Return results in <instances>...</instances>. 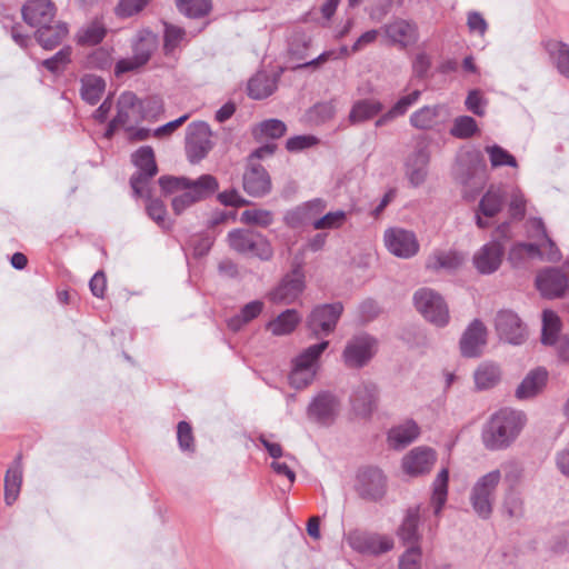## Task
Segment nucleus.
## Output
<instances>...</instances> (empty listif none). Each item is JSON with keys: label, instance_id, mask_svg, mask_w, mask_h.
<instances>
[{"label": "nucleus", "instance_id": "nucleus-64", "mask_svg": "<svg viewBox=\"0 0 569 569\" xmlns=\"http://www.w3.org/2000/svg\"><path fill=\"white\" fill-rule=\"evenodd\" d=\"M71 49L69 47L62 48L53 57L42 61V66L51 72H58L68 62H70Z\"/></svg>", "mask_w": 569, "mask_h": 569}, {"label": "nucleus", "instance_id": "nucleus-13", "mask_svg": "<svg viewBox=\"0 0 569 569\" xmlns=\"http://www.w3.org/2000/svg\"><path fill=\"white\" fill-rule=\"evenodd\" d=\"M383 241L389 252L403 259L416 256L420 247L416 234L402 228L387 229L383 234Z\"/></svg>", "mask_w": 569, "mask_h": 569}, {"label": "nucleus", "instance_id": "nucleus-23", "mask_svg": "<svg viewBox=\"0 0 569 569\" xmlns=\"http://www.w3.org/2000/svg\"><path fill=\"white\" fill-rule=\"evenodd\" d=\"M487 342V329L479 320H475L465 331L460 340V349L466 357H477Z\"/></svg>", "mask_w": 569, "mask_h": 569}, {"label": "nucleus", "instance_id": "nucleus-39", "mask_svg": "<svg viewBox=\"0 0 569 569\" xmlns=\"http://www.w3.org/2000/svg\"><path fill=\"white\" fill-rule=\"evenodd\" d=\"M420 94V90H413L412 92L401 97L388 112L383 113L376 121V127L386 126L397 117L403 116L408 109L419 100Z\"/></svg>", "mask_w": 569, "mask_h": 569}, {"label": "nucleus", "instance_id": "nucleus-4", "mask_svg": "<svg viewBox=\"0 0 569 569\" xmlns=\"http://www.w3.org/2000/svg\"><path fill=\"white\" fill-rule=\"evenodd\" d=\"M228 241L230 248L239 253L251 254L264 261L273 257L270 241L260 232L250 229H236L229 232Z\"/></svg>", "mask_w": 569, "mask_h": 569}, {"label": "nucleus", "instance_id": "nucleus-31", "mask_svg": "<svg viewBox=\"0 0 569 569\" xmlns=\"http://www.w3.org/2000/svg\"><path fill=\"white\" fill-rule=\"evenodd\" d=\"M67 34L68 27L66 23L60 21H57L53 24L49 23L47 26H42L36 32L37 41L47 50L58 47Z\"/></svg>", "mask_w": 569, "mask_h": 569}, {"label": "nucleus", "instance_id": "nucleus-15", "mask_svg": "<svg viewBox=\"0 0 569 569\" xmlns=\"http://www.w3.org/2000/svg\"><path fill=\"white\" fill-rule=\"evenodd\" d=\"M507 201V192L501 186H490L486 193L482 196L478 212L476 214L477 226L480 229H486L490 223L483 219L496 217L502 209Z\"/></svg>", "mask_w": 569, "mask_h": 569}, {"label": "nucleus", "instance_id": "nucleus-25", "mask_svg": "<svg viewBox=\"0 0 569 569\" xmlns=\"http://www.w3.org/2000/svg\"><path fill=\"white\" fill-rule=\"evenodd\" d=\"M378 390L373 383H361L353 392L351 406L356 415L368 417L376 408Z\"/></svg>", "mask_w": 569, "mask_h": 569}, {"label": "nucleus", "instance_id": "nucleus-48", "mask_svg": "<svg viewBox=\"0 0 569 569\" xmlns=\"http://www.w3.org/2000/svg\"><path fill=\"white\" fill-rule=\"evenodd\" d=\"M485 151L489 157L492 168H499L503 166H509L512 168L518 167L517 159L509 151L498 144L486 146Z\"/></svg>", "mask_w": 569, "mask_h": 569}, {"label": "nucleus", "instance_id": "nucleus-40", "mask_svg": "<svg viewBox=\"0 0 569 569\" xmlns=\"http://www.w3.org/2000/svg\"><path fill=\"white\" fill-rule=\"evenodd\" d=\"M106 89V82L102 78L87 74L81 79V98L90 103L96 104L101 99Z\"/></svg>", "mask_w": 569, "mask_h": 569}, {"label": "nucleus", "instance_id": "nucleus-29", "mask_svg": "<svg viewBox=\"0 0 569 569\" xmlns=\"http://www.w3.org/2000/svg\"><path fill=\"white\" fill-rule=\"evenodd\" d=\"M429 151L428 148L421 147L417 149L407 161V173L410 182L413 186L422 183L427 176V166L429 163Z\"/></svg>", "mask_w": 569, "mask_h": 569}, {"label": "nucleus", "instance_id": "nucleus-21", "mask_svg": "<svg viewBox=\"0 0 569 569\" xmlns=\"http://www.w3.org/2000/svg\"><path fill=\"white\" fill-rule=\"evenodd\" d=\"M360 495L371 500H379L386 492V478L378 468L362 469L358 475Z\"/></svg>", "mask_w": 569, "mask_h": 569}, {"label": "nucleus", "instance_id": "nucleus-61", "mask_svg": "<svg viewBox=\"0 0 569 569\" xmlns=\"http://www.w3.org/2000/svg\"><path fill=\"white\" fill-rule=\"evenodd\" d=\"M151 0H120L116 7L117 16L121 18L132 17L144 9Z\"/></svg>", "mask_w": 569, "mask_h": 569}, {"label": "nucleus", "instance_id": "nucleus-35", "mask_svg": "<svg viewBox=\"0 0 569 569\" xmlns=\"http://www.w3.org/2000/svg\"><path fill=\"white\" fill-rule=\"evenodd\" d=\"M300 321L301 317L298 311L295 309H288L281 312L273 320L269 321L266 328L274 336H286L293 332Z\"/></svg>", "mask_w": 569, "mask_h": 569}, {"label": "nucleus", "instance_id": "nucleus-11", "mask_svg": "<svg viewBox=\"0 0 569 569\" xmlns=\"http://www.w3.org/2000/svg\"><path fill=\"white\" fill-rule=\"evenodd\" d=\"M537 289L543 297L558 298L569 288V266L547 268L536 278Z\"/></svg>", "mask_w": 569, "mask_h": 569}, {"label": "nucleus", "instance_id": "nucleus-55", "mask_svg": "<svg viewBox=\"0 0 569 569\" xmlns=\"http://www.w3.org/2000/svg\"><path fill=\"white\" fill-rule=\"evenodd\" d=\"M139 119L140 114H137V112L118 108L117 116L110 121L107 128L106 137L111 138L119 128L127 127Z\"/></svg>", "mask_w": 569, "mask_h": 569}, {"label": "nucleus", "instance_id": "nucleus-28", "mask_svg": "<svg viewBox=\"0 0 569 569\" xmlns=\"http://www.w3.org/2000/svg\"><path fill=\"white\" fill-rule=\"evenodd\" d=\"M419 507L409 508L407 513L397 530V535L401 542L409 547H419L420 535L418 532L419 523Z\"/></svg>", "mask_w": 569, "mask_h": 569}, {"label": "nucleus", "instance_id": "nucleus-50", "mask_svg": "<svg viewBox=\"0 0 569 569\" xmlns=\"http://www.w3.org/2000/svg\"><path fill=\"white\" fill-rule=\"evenodd\" d=\"M286 124L282 121L278 119H269L257 126V128L253 130V136L257 139H278L286 133Z\"/></svg>", "mask_w": 569, "mask_h": 569}, {"label": "nucleus", "instance_id": "nucleus-42", "mask_svg": "<svg viewBox=\"0 0 569 569\" xmlns=\"http://www.w3.org/2000/svg\"><path fill=\"white\" fill-rule=\"evenodd\" d=\"M22 485V469L19 463L10 467L4 477V500L12 505L19 497Z\"/></svg>", "mask_w": 569, "mask_h": 569}, {"label": "nucleus", "instance_id": "nucleus-62", "mask_svg": "<svg viewBox=\"0 0 569 569\" xmlns=\"http://www.w3.org/2000/svg\"><path fill=\"white\" fill-rule=\"evenodd\" d=\"M283 222L290 229H303L309 226L301 204L288 210L283 216Z\"/></svg>", "mask_w": 569, "mask_h": 569}, {"label": "nucleus", "instance_id": "nucleus-43", "mask_svg": "<svg viewBox=\"0 0 569 569\" xmlns=\"http://www.w3.org/2000/svg\"><path fill=\"white\" fill-rule=\"evenodd\" d=\"M448 481H449V470L443 468L437 475V478L433 481V492H432V505H433V513L436 517L439 516L443 505L447 501L448 496Z\"/></svg>", "mask_w": 569, "mask_h": 569}, {"label": "nucleus", "instance_id": "nucleus-16", "mask_svg": "<svg viewBox=\"0 0 569 569\" xmlns=\"http://www.w3.org/2000/svg\"><path fill=\"white\" fill-rule=\"evenodd\" d=\"M496 330L499 337L509 343L521 345L527 337V329L517 313L501 310L496 317Z\"/></svg>", "mask_w": 569, "mask_h": 569}, {"label": "nucleus", "instance_id": "nucleus-5", "mask_svg": "<svg viewBox=\"0 0 569 569\" xmlns=\"http://www.w3.org/2000/svg\"><path fill=\"white\" fill-rule=\"evenodd\" d=\"M131 161L137 171L130 178V186L136 197H142L148 193L151 180L158 173L153 149L149 146L140 147L132 153Z\"/></svg>", "mask_w": 569, "mask_h": 569}, {"label": "nucleus", "instance_id": "nucleus-52", "mask_svg": "<svg viewBox=\"0 0 569 569\" xmlns=\"http://www.w3.org/2000/svg\"><path fill=\"white\" fill-rule=\"evenodd\" d=\"M478 131L477 122L469 116H460L455 119L450 133L459 139L471 138Z\"/></svg>", "mask_w": 569, "mask_h": 569}, {"label": "nucleus", "instance_id": "nucleus-33", "mask_svg": "<svg viewBox=\"0 0 569 569\" xmlns=\"http://www.w3.org/2000/svg\"><path fill=\"white\" fill-rule=\"evenodd\" d=\"M383 109L382 103L376 99H361L352 104L349 121L352 124L371 120Z\"/></svg>", "mask_w": 569, "mask_h": 569}, {"label": "nucleus", "instance_id": "nucleus-8", "mask_svg": "<svg viewBox=\"0 0 569 569\" xmlns=\"http://www.w3.org/2000/svg\"><path fill=\"white\" fill-rule=\"evenodd\" d=\"M417 310L431 323L443 327L449 321V310L442 297L429 288H422L415 293Z\"/></svg>", "mask_w": 569, "mask_h": 569}, {"label": "nucleus", "instance_id": "nucleus-2", "mask_svg": "<svg viewBox=\"0 0 569 569\" xmlns=\"http://www.w3.org/2000/svg\"><path fill=\"white\" fill-rule=\"evenodd\" d=\"M526 423L521 411L503 408L491 416L482 430V441L489 450L508 448Z\"/></svg>", "mask_w": 569, "mask_h": 569}, {"label": "nucleus", "instance_id": "nucleus-34", "mask_svg": "<svg viewBox=\"0 0 569 569\" xmlns=\"http://www.w3.org/2000/svg\"><path fill=\"white\" fill-rule=\"evenodd\" d=\"M463 261V257L457 251L435 250L426 261V268L432 271L440 269L455 270Z\"/></svg>", "mask_w": 569, "mask_h": 569}, {"label": "nucleus", "instance_id": "nucleus-3", "mask_svg": "<svg viewBox=\"0 0 569 569\" xmlns=\"http://www.w3.org/2000/svg\"><path fill=\"white\" fill-rule=\"evenodd\" d=\"M328 346L329 341L312 345L292 360L289 382L293 388L303 389L313 381L317 373V362Z\"/></svg>", "mask_w": 569, "mask_h": 569}, {"label": "nucleus", "instance_id": "nucleus-45", "mask_svg": "<svg viewBox=\"0 0 569 569\" xmlns=\"http://www.w3.org/2000/svg\"><path fill=\"white\" fill-rule=\"evenodd\" d=\"M143 197L147 198L146 211L150 219H152L163 230H169L171 224L167 219V207L160 199H153L150 196V190Z\"/></svg>", "mask_w": 569, "mask_h": 569}, {"label": "nucleus", "instance_id": "nucleus-54", "mask_svg": "<svg viewBox=\"0 0 569 569\" xmlns=\"http://www.w3.org/2000/svg\"><path fill=\"white\" fill-rule=\"evenodd\" d=\"M240 221L244 224L267 228L273 222V214L263 209L246 210L241 213Z\"/></svg>", "mask_w": 569, "mask_h": 569}, {"label": "nucleus", "instance_id": "nucleus-41", "mask_svg": "<svg viewBox=\"0 0 569 569\" xmlns=\"http://www.w3.org/2000/svg\"><path fill=\"white\" fill-rule=\"evenodd\" d=\"M263 310V302L259 300L244 305L240 312L228 320V328L239 331L244 325L256 319Z\"/></svg>", "mask_w": 569, "mask_h": 569}, {"label": "nucleus", "instance_id": "nucleus-38", "mask_svg": "<svg viewBox=\"0 0 569 569\" xmlns=\"http://www.w3.org/2000/svg\"><path fill=\"white\" fill-rule=\"evenodd\" d=\"M440 107H423L410 117V124L419 130H433L440 126Z\"/></svg>", "mask_w": 569, "mask_h": 569}, {"label": "nucleus", "instance_id": "nucleus-37", "mask_svg": "<svg viewBox=\"0 0 569 569\" xmlns=\"http://www.w3.org/2000/svg\"><path fill=\"white\" fill-rule=\"evenodd\" d=\"M107 36V27L102 18H94L90 23L81 28L77 34L81 46L99 44Z\"/></svg>", "mask_w": 569, "mask_h": 569}, {"label": "nucleus", "instance_id": "nucleus-58", "mask_svg": "<svg viewBox=\"0 0 569 569\" xmlns=\"http://www.w3.org/2000/svg\"><path fill=\"white\" fill-rule=\"evenodd\" d=\"M140 118L157 119L163 112V102L159 97H148L139 104Z\"/></svg>", "mask_w": 569, "mask_h": 569}, {"label": "nucleus", "instance_id": "nucleus-59", "mask_svg": "<svg viewBox=\"0 0 569 569\" xmlns=\"http://www.w3.org/2000/svg\"><path fill=\"white\" fill-rule=\"evenodd\" d=\"M301 207L305 211L309 226L313 227L315 221H317L319 217L326 211L328 203L321 198H315L312 200L302 202Z\"/></svg>", "mask_w": 569, "mask_h": 569}, {"label": "nucleus", "instance_id": "nucleus-49", "mask_svg": "<svg viewBox=\"0 0 569 569\" xmlns=\"http://www.w3.org/2000/svg\"><path fill=\"white\" fill-rule=\"evenodd\" d=\"M177 8L191 18L203 17L211 9V0H176Z\"/></svg>", "mask_w": 569, "mask_h": 569}, {"label": "nucleus", "instance_id": "nucleus-60", "mask_svg": "<svg viewBox=\"0 0 569 569\" xmlns=\"http://www.w3.org/2000/svg\"><path fill=\"white\" fill-rule=\"evenodd\" d=\"M540 253L539 247L533 243H517L509 252V260L517 264L525 258H532Z\"/></svg>", "mask_w": 569, "mask_h": 569}, {"label": "nucleus", "instance_id": "nucleus-19", "mask_svg": "<svg viewBox=\"0 0 569 569\" xmlns=\"http://www.w3.org/2000/svg\"><path fill=\"white\" fill-rule=\"evenodd\" d=\"M505 248L498 241H491L481 247L473 256V264L482 274L497 271L502 262Z\"/></svg>", "mask_w": 569, "mask_h": 569}, {"label": "nucleus", "instance_id": "nucleus-47", "mask_svg": "<svg viewBox=\"0 0 569 569\" xmlns=\"http://www.w3.org/2000/svg\"><path fill=\"white\" fill-rule=\"evenodd\" d=\"M347 218L348 213L343 210L323 212L315 221L313 229L319 231L340 229L347 222Z\"/></svg>", "mask_w": 569, "mask_h": 569}, {"label": "nucleus", "instance_id": "nucleus-30", "mask_svg": "<svg viewBox=\"0 0 569 569\" xmlns=\"http://www.w3.org/2000/svg\"><path fill=\"white\" fill-rule=\"evenodd\" d=\"M419 433V426L413 420H407L390 429L388 433L389 446L393 449L405 448L411 443Z\"/></svg>", "mask_w": 569, "mask_h": 569}, {"label": "nucleus", "instance_id": "nucleus-56", "mask_svg": "<svg viewBox=\"0 0 569 569\" xmlns=\"http://www.w3.org/2000/svg\"><path fill=\"white\" fill-rule=\"evenodd\" d=\"M509 216L513 220H522L526 216V204L523 193L519 189H513L510 194L507 193Z\"/></svg>", "mask_w": 569, "mask_h": 569}, {"label": "nucleus", "instance_id": "nucleus-32", "mask_svg": "<svg viewBox=\"0 0 569 569\" xmlns=\"http://www.w3.org/2000/svg\"><path fill=\"white\" fill-rule=\"evenodd\" d=\"M277 77L267 72H258L248 82V94L256 100L268 98L277 89Z\"/></svg>", "mask_w": 569, "mask_h": 569}, {"label": "nucleus", "instance_id": "nucleus-51", "mask_svg": "<svg viewBox=\"0 0 569 569\" xmlns=\"http://www.w3.org/2000/svg\"><path fill=\"white\" fill-rule=\"evenodd\" d=\"M184 29L164 23V43L163 50L166 54H171L183 41H186Z\"/></svg>", "mask_w": 569, "mask_h": 569}, {"label": "nucleus", "instance_id": "nucleus-22", "mask_svg": "<svg viewBox=\"0 0 569 569\" xmlns=\"http://www.w3.org/2000/svg\"><path fill=\"white\" fill-rule=\"evenodd\" d=\"M436 462V453L429 448H415L402 460V468L410 476L427 473Z\"/></svg>", "mask_w": 569, "mask_h": 569}, {"label": "nucleus", "instance_id": "nucleus-44", "mask_svg": "<svg viewBox=\"0 0 569 569\" xmlns=\"http://www.w3.org/2000/svg\"><path fill=\"white\" fill-rule=\"evenodd\" d=\"M501 372L493 363H482L475 372V382L478 389H490L500 381Z\"/></svg>", "mask_w": 569, "mask_h": 569}, {"label": "nucleus", "instance_id": "nucleus-14", "mask_svg": "<svg viewBox=\"0 0 569 569\" xmlns=\"http://www.w3.org/2000/svg\"><path fill=\"white\" fill-rule=\"evenodd\" d=\"M339 409L340 402L338 398L329 391H322L310 402L307 415L309 419L320 425L328 426L335 421Z\"/></svg>", "mask_w": 569, "mask_h": 569}, {"label": "nucleus", "instance_id": "nucleus-17", "mask_svg": "<svg viewBox=\"0 0 569 569\" xmlns=\"http://www.w3.org/2000/svg\"><path fill=\"white\" fill-rule=\"evenodd\" d=\"M305 276L300 267L287 274L280 284L269 293V299L274 303H292L303 291Z\"/></svg>", "mask_w": 569, "mask_h": 569}, {"label": "nucleus", "instance_id": "nucleus-53", "mask_svg": "<svg viewBox=\"0 0 569 569\" xmlns=\"http://www.w3.org/2000/svg\"><path fill=\"white\" fill-rule=\"evenodd\" d=\"M113 63L112 49L99 47L87 57V66L94 69L107 70Z\"/></svg>", "mask_w": 569, "mask_h": 569}, {"label": "nucleus", "instance_id": "nucleus-12", "mask_svg": "<svg viewBox=\"0 0 569 569\" xmlns=\"http://www.w3.org/2000/svg\"><path fill=\"white\" fill-rule=\"evenodd\" d=\"M376 351V339L368 335H360L348 341L342 357L347 367L361 368L371 360Z\"/></svg>", "mask_w": 569, "mask_h": 569}, {"label": "nucleus", "instance_id": "nucleus-63", "mask_svg": "<svg viewBox=\"0 0 569 569\" xmlns=\"http://www.w3.org/2000/svg\"><path fill=\"white\" fill-rule=\"evenodd\" d=\"M399 569H421L420 547H409L399 559Z\"/></svg>", "mask_w": 569, "mask_h": 569}, {"label": "nucleus", "instance_id": "nucleus-26", "mask_svg": "<svg viewBox=\"0 0 569 569\" xmlns=\"http://www.w3.org/2000/svg\"><path fill=\"white\" fill-rule=\"evenodd\" d=\"M387 38L395 44L406 48L417 41L418 32L413 23L399 19L385 27Z\"/></svg>", "mask_w": 569, "mask_h": 569}, {"label": "nucleus", "instance_id": "nucleus-10", "mask_svg": "<svg viewBox=\"0 0 569 569\" xmlns=\"http://www.w3.org/2000/svg\"><path fill=\"white\" fill-rule=\"evenodd\" d=\"M343 307L340 302L316 307L310 313L307 326L315 337L328 336L331 333L342 313Z\"/></svg>", "mask_w": 569, "mask_h": 569}, {"label": "nucleus", "instance_id": "nucleus-24", "mask_svg": "<svg viewBox=\"0 0 569 569\" xmlns=\"http://www.w3.org/2000/svg\"><path fill=\"white\" fill-rule=\"evenodd\" d=\"M243 189L252 197H263L271 189L268 172L260 164L250 166L243 174Z\"/></svg>", "mask_w": 569, "mask_h": 569}, {"label": "nucleus", "instance_id": "nucleus-1", "mask_svg": "<svg viewBox=\"0 0 569 569\" xmlns=\"http://www.w3.org/2000/svg\"><path fill=\"white\" fill-rule=\"evenodd\" d=\"M159 186L164 194L181 192L171 201L173 212L179 216L187 208L213 194L219 183L211 174H202L196 180L186 177L162 176Z\"/></svg>", "mask_w": 569, "mask_h": 569}, {"label": "nucleus", "instance_id": "nucleus-46", "mask_svg": "<svg viewBox=\"0 0 569 569\" xmlns=\"http://www.w3.org/2000/svg\"><path fill=\"white\" fill-rule=\"evenodd\" d=\"M561 328L559 317L551 310H543L542 312V336L541 341L543 345H553L557 340L558 333Z\"/></svg>", "mask_w": 569, "mask_h": 569}, {"label": "nucleus", "instance_id": "nucleus-9", "mask_svg": "<svg viewBox=\"0 0 569 569\" xmlns=\"http://www.w3.org/2000/svg\"><path fill=\"white\" fill-rule=\"evenodd\" d=\"M348 542L355 551L369 556L386 553L395 546L390 536L361 530L351 531L348 536Z\"/></svg>", "mask_w": 569, "mask_h": 569}, {"label": "nucleus", "instance_id": "nucleus-18", "mask_svg": "<svg viewBox=\"0 0 569 569\" xmlns=\"http://www.w3.org/2000/svg\"><path fill=\"white\" fill-rule=\"evenodd\" d=\"M187 152L191 162L203 159L212 148L210 129L203 123H192L188 127Z\"/></svg>", "mask_w": 569, "mask_h": 569}, {"label": "nucleus", "instance_id": "nucleus-36", "mask_svg": "<svg viewBox=\"0 0 569 569\" xmlns=\"http://www.w3.org/2000/svg\"><path fill=\"white\" fill-rule=\"evenodd\" d=\"M542 46L548 54L555 59L559 73L569 79V46L553 39L542 41Z\"/></svg>", "mask_w": 569, "mask_h": 569}, {"label": "nucleus", "instance_id": "nucleus-57", "mask_svg": "<svg viewBox=\"0 0 569 569\" xmlns=\"http://www.w3.org/2000/svg\"><path fill=\"white\" fill-rule=\"evenodd\" d=\"M503 509L511 518H518L523 515V500L517 489L506 491Z\"/></svg>", "mask_w": 569, "mask_h": 569}, {"label": "nucleus", "instance_id": "nucleus-20", "mask_svg": "<svg viewBox=\"0 0 569 569\" xmlns=\"http://www.w3.org/2000/svg\"><path fill=\"white\" fill-rule=\"evenodd\" d=\"M57 8L51 0L27 1L22 8V17L31 27H42L51 23L56 17Z\"/></svg>", "mask_w": 569, "mask_h": 569}, {"label": "nucleus", "instance_id": "nucleus-27", "mask_svg": "<svg viewBox=\"0 0 569 569\" xmlns=\"http://www.w3.org/2000/svg\"><path fill=\"white\" fill-rule=\"evenodd\" d=\"M548 372L545 368L531 370L516 390V397L520 400L536 397L546 387Z\"/></svg>", "mask_w": 569, "mask_h": 569}, {"label": "nucleus", "instance_id": "nucleus-6", "mask_svg": "<svg viewBox=\"0 0 569 569\" xmlns=\"http://www.w3.org/2000/svg\"><path fill=\"white\" fill-rule=\"evenodd\" d=\"M158 37L150 30H141L137 34V40L133 42V56L119 60L114 67L116 76L134 71L147 64L151 54L158 48Z\"/></svg>", "mask_w": 569, "mask_h": 569}, {"label": "nucleus", "instance_id": "nucleus-7", "mask_svg": "<svg viewBox=\"0 0 569 569\" xmlns=\"http://www.w3.org/2000/svg\"><path fill=\"white\" fill-rule=\"evenodd\" d=\"M501 480L500 470H493L480 477L470 493L473 510L481 518H489L496 500V491Z\"/></svg>", "mask_w": 569, "mask_h": 569}]
</instances>
